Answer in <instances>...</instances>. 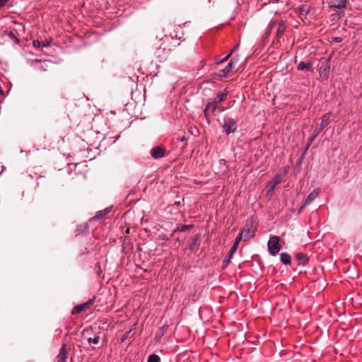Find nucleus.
<instances>
[{"label":"nucleus","mask_w":362,"mask_h":362,"mask_svg":"<svg viewBox=\"0 0 362 362\" xmlns=\"http://www.w3.org/2000/svg\"><path fill=\"white\" fill-rule=\"evenodd\" d=\"M289 167L286 166L281 168L279 172L274 176V177L268 182L267 189V193L272 192L275 189L276 186L279 184L284 176L287 174Z\"/></svg>","instance_id":"obj_1"},{"label":"nucleus","mask_w":362,"mask_h":362,"mask_svg":"<svg viewBox=\"0 0 362 362\" xmlns=\"http://www.w3.org/2000/svg\"><path fill=\"white\" fill-rule=\"evenodd\" d=\"M227 96V93H218L216 94V98H214V102L209 103L205 108L204 113L206 115L208 112L211 111L214 112L216 109V105L221 103L223 101Z\"/></svg>","instance_id":"obj_2"},{"label":"nucleus","mask_w":362,"mask_h":362,"mask_svg":"<svg viewBox=\"0 0 362 362\" xmlns=\"http://www.w3.org/2000/svg\"><path fill=\"white\" fill-rule=\"evenodd\" d=\"M279 240L278 236L274 235L268 241V250L272 256H275L280 251Z\"/></svg>","instance_id":"obj_3"},{"label":"nucleus","mask_w":362,"mask_h":362,"mask_svg":"<svg viewBox=\"0 0 362 362\" xmlns=\"http://www.w3.org/2000/svg\"><path fill=\"white\" fill-rule=\"evenodd\" d=\"M223 129L228 134L233 133L236 129L235 121L230 117H226L223 119Z\"/></svg>","instance_id":"obj_4"},{"label":"nucleus","mask_w":362,"mask_h":362,"mask_svg":"<svg viewBox=\"0 0 362 362\" xmlns=\"http://www.w3.org/2000/svg\"><path fill=\"white\" fill-rule=\"evenodd\" d=\"M151 155L153 158H162L168 156V152L164 147L157 146L151 150Z\"/></svg>","instance_id":"obj_5"},{"label":"nucleus","mask_w":362,"mask_h":362,"mask_svg":"<svg viewBox=\"0 0 362 362\" xmlns=\"http://www.w3.org/2000/svg\"><path fill=\"white\" fill-rule=\"evenodd\" d=\"M238 61V59H236L235 57L233 58L230 60V63L228 64V66L225 69H221L218 71V73L217 74V76L220 78L227 77L229 75V74L234 69L235 64H236Z\"/></svg>","instance_id":"obj_6"},{"label":"nucleus","mask_w":362,"mask_h":362,"mask_svg":"<svg viewBox=\"0 0 362 362\" xmlns=\"http://www.w3.org/2000/svg\"><path fill=\"white\" fill-rule=\"evenodd\" d=\"M246 232H247L246 230H243L238 234V235L236 237V238L235 240V242H234L233 246L231 247V248L230 250V252H229V254H228L229 258H231L233 257V254L235 252L240 242L243 239V235H245V233Z\"/></svg>","instance_id":"obj_7"},{"label":"nucleus","mask_w":362,"mask_h":362,"mask_svg":"<svg viewBox=\"0 0 362 362\" xmlns=\"http://www.w3.org/2000/svg\"><path fill=\"white\" fill-rule=\"evenodd\" d=\"M320 189L317 188L313 190L307 197L301 208L308 206L311 202L316 199L319 194Z\"/></svg>","instance_id":"obj_8"},{"label":"nucleus","mask_w":362,"mask_h":362,"mask_svg":"<svg viewBox=\"0 0 362 362\" xmlns=\"http://www.w3.org/2000/svg\"><path fill=\"white\" fill-rule=\"evenodd\" d=\"M346 4V0H332L329 2V7L339 9L344 8Z\"/></svg>","instance_id":"obj_9"},{"label":"nucleus","mask_w":362,"mask_h":362,"mask_svg":"<svg viewBox=\"0 0 362 362\" xmlns=\"http://www.w3.org/2000/svg\"><path fill=\"white\" fill-rule=\"evenodd\" d=\"M66 345L63 344L61 347L58 355L55 358V362H66Z\"/></svg>","instance_id":"obj_10"},{"label":"nucleus","mask_w":362,"mask_h":362,"mask_svg":"<svg viewBox=\"0 0 362 362\" xmlns=\"http://www.w3.org/2000/svg\"><path fill=\"white\" fill-rule=\"evenodd\" d=\"M297 9L300 17H305L310 11V6L308 4H304L298 7Z\"/></svg>","instance_id":"obj_11"},{"label":"nucleus","mask_w":362,"mask_h":362,"mask_svg":"<svg viewBox=\"0 0 362 362\" xmlns=\"http://www.w3.org/2000/svg\"><path fill=\"white\" fill-rule=\"evenodd\" d=\"M280 259L284 264L287 265L291 264V256L286 252H283L281 254Z\"/></svg>","instance_id":"obj_12"},{"label":"nucleus","mask_w":362,"mask_h":362,"mask_svg":"<svg viewBox=\"0 0 362 362\" xmlns=\"http://www.w3.org/2000/svg\"><path fill=\"white\" fill-rule=\"evenodd\" d=\"M110 211V208H106L103 210H101L98 211L96 215L93 218V220H99L100 218H103L105 215H107Z\"/></svg>","instance_id":"obj_13"},{"label":"nucleus","mask_w":362,"mask_h":362,"mask_svg":"<svg viewBox=\"0 0 362 362\" xmlns=\"http://www.w3.org/2000/svg\"><path fill=\"white\" fill-rule=\"evenodd\" d=\"M312 64L310 63L306 64L303 62H301L298 64L297 69L298 71H303V70H311Z\"/></svg>","instance_id":"obj_14"},{"label":"nucleus","mask_w":362,"mask_h":362,"mask_svg":"<svg viewBox=\"0 0 362 362\" xmlns=\"http://www.w3.org/2000/svg\"><path fill=\"white\" fill-rule=\"evenodd\" d=\"M88 305L89 303H87L75 307L72 311V313L76 314L84 310L88 306Z\"/></svg>","instance_id":"obj_15"},{"label":"nucleus","mask_w":362,"mask_h":362,"mask_svg":"<svg viewBox=\"0 0 362 362\" xmlns=\"http://www.w3.org/2000/svg\"><path fill=\"white\" fill-rule=\"evenodd\" d=\"M329 69V66H328L327 63L322 64L320 67V75L322 76L323 73L325 72L324 77H327V72Z\"/></svg>","instance_id":"obj_16"},{"label":"nucleus","mask_w":362,"mask_h":362,"mask_svg":"<svg viewBox=\"0 0 362 362\" xmlns=\"http://www.w3.org/2000/svg\"><path fill=\"white\" fill-rule=\"evenodd\" d=\"M329 124V115L326 114L322 117V119L321 121L322 128H325Z\"/></svg>","instance_id":"obj_17"},{"label":"nucleus","mask_w":362,"mask_h":362,"mask_svg":"<svg viewBox=\"0 0 362 362\" xmlns=\"http://www.w3.org/2000/svg\"><path fill=\"white\" fill-rule=\"evenodd\" d=\"M285 28H286V24L284 22L281 21L279 24V26H278V28L276 30L277 35L279 36L280 35H281L284 32Z\"/></svg>","instance_id":"obj_18"},{"label":"nucleus","mask_w":362,"mask_h":362,"mask_svg":"<svg viewBox=\"0 0 362 362\" xmlns=\"http://www.w3.org/2000/svg\"><path fill=\"white\" fill-rule=\"evenodd\" d=\"M297 259L301 264H305L308 262V257L305 255L299 253L297 255Z\"/></svg>","instance_id":"obj_19"},{"label":"nucleus","mask_w":362,"mask_h":362,"mask_svg":"<svg viewBox=\"0 0 362 362\" xmlns=\"http://www.w3.org/2000/svg\"><path fill=\"white\" fill-rule=\"evenodd\" d=\"M160 357L156 354H151L148 358V362H160Z\"/></svg>","instance_id":"obj_20"},{"label":"nucleus","mask_w":362,"mask_h":362,"mask_svg":"<svg viewBox=\"0 0 362 362\" xmlns=\"http://www.w3.org/2000/svg\"><path fill=\"white\" fill-rule=\"evenodd\" d=\"M100 337L98 336L94 337L93 338L89 337L88 339V342L89 344L93 343L94 344H98L99 343Z\"/></svg>","instance_id":"obj_21"},{"label":"nucleus","mask_w":362,"mask_h":362,"mask_svg":"<svg viewBox=\"0 0 362 362\" xmlns=\"http://www.w3.org/2000/svg\"><path fill=\"white\" fill-rule=\"evenodd\" d=\"M247 232L243 235V238L248 239L250 237L253 236V233H250V230L245 229Z\"/></svg>","instance_id":"obj_22"},{"label":"nucleus","mask_w":362,"mask_h":362,"mask_svg":"<svg viewBox=\"0 0 362 362\" xmlns=\"http://www.w3.org/2000/svg\"><path fill=\"white\" fill-rule=\"evenodd\" d=\"M33 45L35 48H39L41 47V42L38 40H35L33 42Z\"/></svg>","instance_id":"obj_23"},{"label":"nucleus","mask_w":362,"mask_h":362,"mask_svg":"<svg viewBox=\"0 0 362 362\" xmlns=\"http://www.w3.org/2000/svg\"><path fill=\"white\" fill-rule=\"evenodd\" d=\"M230 56H231V53H229L226 57H224L222 60L218 62L217 63H223V62L227 61L230 58Z\"/></svg>","instance_id":"obj_24"},{"label":"nucleus","mask_w":362,"mask_h":362,"mask_svg":"<svg viewBox=\"0 0 362 362\" xmlns=\"http://www.w3.org/2000/svg\"><path fill=\"white\" fill-rule=\"evenodd\" d=\"M333 41L337 42V43H339V42H342V38L340 37H335L333 38Z\"/></svg>","instance_id":"obj_25"},{"label":"nucleus","mask_w":362,"mask_h":362,"mask_svg":"<svg viewBox=\"0 0 362 362\" xmlns=\"http://www.w3.org/2000/svg\"><path fill=\"white\" fill-rule=\"evenodd\" d=\"M9 0H0V8L5 6Z\"/></svg>","instance_id":"obj_26"},{"label":"nucleus","mask_w":362,"mask_h":362,"mask_svg":"<svg viewBox=\"0 0 362 362\" xmlns=\"http://www.w3.org/2000/svg\"><path fill=\"white\" fill-rule=\"evenodd\" d=\"M49 45V42H47V41H45V42H41V47H47Z\"/></svg>","instance_id":"obj_27"},{"label":"nucleus","mask_w":362,"mask_h":362,"mask_svg":"<svg viewBox=\"0 0 362 362\" xmlns=\"http://www.w3.org/2000/svg\"><path fill=\"white\" fill-rule=\"evenodd\" d=\"M322 131H320V129H317L316 134L312 137L311 141H313L315 136H317Z\"/></svg>","instance_id":"obj_28"},{"label":"nucleus","mask_w":362,"mask_h":362,"mask_svg":"<svg viewBox=\"0 0 362 362\" xmlns=\"http://www.w3.org/2000/svg\"><path fill=\"white\" fill-rule=\"evenodd\" d=\"M131 332V331H129V332H126V333L123 335L122 339V341H124V339H126L128 337V335H129V332Z\"/></svg>","instance_id":"obj_29"},{"label":"nucleus","mask_w":362,"mask_h":362,"mask_svg":"<svg viewBox=\"0 0 362 362\" xmlns=\"http://www.w3.org/2000/svg\"><path fill=\"white\" fill-rule=\"evenodd\" d=\"M8 36L11 37V38H14V39H16L15 35H14V33L12 32V31H10L9 33H8Z\"/></svg>","instance_id":"obj_30"},{"label":"nucleus","mask_w":362,"mask_h":362,"mask_svg":"<svg viewBox=\"0 0 362 362\" xmlns=\"http://www.w3.org/2000/svg\"><path fill=\"white\" fill-rule=\"evenodd\" d=\"M238 48V45H237L236 46L234 47V48L230 52V53H231V55L233 54V53L234 52H235Z\"/></svg>","instance_id":"obj_31"},{"label":"nucleus","mask_w":362,"mask_h":362,"mask_svg":"<svg viewBox=\"0 0 362 362\" xmlns=\"http://www.w3.org/2000/svg\"><path fill=\"white\" fill-rule=\"evenodd\" d=\"M189 227H190V226H187V225L184 226L182 228L181 231H184V230H185L188 229Z\"/></svg>","instance_id":"obj_32"},{"label":"nucleus","mask_w":362,"mask_h":362,"mask_svg":"<svg viewBox=\"0 0 362 362\" xmlns=\"http://www.w3.org/2000/svg\"><path fill=\"white\" fill-rule=\"evenodd\" d=\"M319 129H320V131H322V129H324V128H322V124H320V127Z\"/></svg>","instance_id":"obj_33"}]
</instances>
